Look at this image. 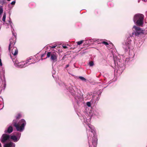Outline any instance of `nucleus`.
I'll use <instances>...</instances> for the list:
<instances>
[{"mask_svg":"<svg viewBox=\"0 0 147 147\" xmlns=\"http://www.w3.org/2000/svg\"><path fill=\"white\" fill-rule=\"evenodd\" d=\"M21 115L18 114L15 116V119L12 121V125L15 127L17 131L22 132L25 129L26 125V122L24 119H22L18 121L21 117Z\"/></svg>","mask_w":147,"mask_h":147,"instance_id":"f257e3e1","label":"nucleus"},{"mask_svg":"<svg viewBox=\"0 0 147 147\" xmlns=\"http://www.w3.org/2000/svg\"><path fill=\"white\" fill-rule=\"evenodd\" d=\"M12 32L13 35L15 37V38L14 39H11L10 40V43L9 46L8 50L10 52L11 51L12 54L15 56L18 54V52L17 48L13 47L16 42L15 41L16 38V34L14 33L13 30H12Z\"/></svg>","mask_w":147,"mask_h":147,"instance_id":"f03ea898","label":"nucleus"},{"mask_svg":"<svg viewBox=\"0 0 147 147\" xmlns=\"http://www.w3.org/2000/svg\"><path fill=\"white\" fill-rule=\"evenodd\" d=\"M144 15L141 13L136 14L133 18V21L136 25L142 26L144 24Z\"/></svg>","mask_w":147,"mask_h":147,"instance_id":"7ed1b4c3","label":"nucleus"},{"mask_svg":"<svg viewBox=\"0 0 147 147\" xmlns=\"http://www.w3.org/2000/svg\"><path fill=\"white\" fill-rule=\"evenodd\" d=\"M85 122L87 125L88 127L89 128L88 129V130H87V131L88 134V133H90L89 135L88 136V139H89L90 137H91L92 135L94 136H95L94 128V126L90 124V121L89 119H86V120H85ZM87 129H88L87 127Z\"/></svg>","mask_w":147,"mask_h":147,"instance_id":"20e7f679","label":"nucleus"},{"mask_svg":"<svg viewBox=\"0 0 147 147\" xmlns=\"http://www.w3.org/2000/svg\"><path fill=\"white\" fill-rule=\"evenodd\" d=\"M31 59L32 58L31 57L27 59L25 63L24 61L19 62L18 61H16L15 62L14 65L15 66L18 68H24L28 66L30 64L29 63V60Z\"/></svg>","mask_w":147,"mask_h":147,"instance_id":"39448f33","label":"nucleus"},{"mask_svg":"<svg viewBox=\"0 0 147 147\" xmlns=\"http://www.w3.org/2000/svg\"><path fill=\"white\" fill-rule=\"evenodd\" d=\"M133 39V36L132 35L129 37L125 42V45L123 46V48L126 50L132 49V44L133 42L132 40Z\"/></svg>","mask_w":147,"mask_h":147,"instance_id":"423d86ee","label":"nucleus"},{"mask_svg":"<svg viewBox=\"0 0 147 147\" xmlns=\"http://www.w3.org/2000/svg\"><path fill=\"white\" fill-rule=\"evenodd\" d=\"M132 29L133 32H132V34H135L136 36H138L143 32V31L142 29L139 27L135 25L133 27Z\"/></svg>","mask_w":147,"mask_h":147,"instance_id":"0eeeda50","label":"nucleus"},{"mask_svg":"<svg viewBox=\"0 0 147 147\" xmlns=\"http://www.w3.org/2000/svg\"><path fill=\"white\" fill-rule=\"evenodd\" d=\"M15 135H12L10 137V138L14 142H16L20 140L21 133L19 132H16L14 133Z\"/></svg>","mask_w":147,"mask_h":147,"instance_id":"6e6552de","label":"nucleus"},{"mask_svg":"<svg viewBox=\"0 0 147 147\" xmlns=\"http://www.w3.org/2000/svg\"><path fill=\"white\" fill-rule=\"evenodd\" d=\"M10 140V136L9 135L4 134H3L1 138V141L3 144L8 142Z\"/></svg>","mask_w":147,"mask_h":147,"instance_id":"1a4fd4ad","label":"nucleus"},{"mask_svg":"<svg viewBox=\"0 0 147 147\" xmlns=\"http://www.w3.org/2000/svg\"><path fill=\"white\" fill-rule=\"evenodd\" d=\"M47 56V57H49L51 56V59L53 62H55L57 60L56 53L55 52H48Z\"/></svg>","mask_w":147,"mask_h":147,"instance_id":"9d476101","label":"nucleus"},{"mask_svg":"<svg viewBox=\"0 0 147 147\" xmlns=\"http://www.w3.org/2000/svg\"><path fill=\"white\" fill-rule=\"evenodd\" d=\"M62 85H59L61 86H63V87H65L68 90V91L71 93V94L72 95H73V87L72 85H71V84H70L67 86V87H66V86L63 83H62Z\"/></svg>","mask_w":147,"mask_h":147,"instance_id":"9b49d317","label":"nucleus"},{"mask_svg":"<svg viewBox=\"0 0 147 147\" xmlns=\"http://www.w3.org/2000/svg\"><path fill=\"white\" fill-rule=\"evenodd\" d=\"M13 130V128L12 126L11 125H10L8 128L6 129L5 131L4 132L5 134H10L12 133Z\"/></svg>","mask_w":147,"mask_h":147,"instance_id":"f8f14e48","label":"nucleus"},{"mask_svg":"<svg viewBox=\"0 0 147 147\" xmlns=\"http://www.w3.org/2000/svg\"><path fill=\"white\" fill-rule=\"evenodd\" d=\"M3 147H15V144L12 142H10L9 143L5 144Z\"/></svg>","mask_w":147,"mask_h":147,"instance_id":"ddd939ff","label":"nucleus"},{"mask_svg":"<svg viewBox=\"0 0 147 147\" xmlns=\"http://www.w3.org/2000/svg\"><path fill=\"white\" fill-rule=\"evenodd\" d=\"M84 41L83 40H80L76 42L75 45H74V49L78 47H79L80 45Z\"/></svg>","mask_w":147,"mask_h":147,"instance_id":"4468645a","label":"nucleus"},{"mask_svg":"<svg viewBox=\"0 0 147 147\" xmlns=\"http://www.w3.org/2000/svg\"><path fill=\"white\" fill-rule=\"evenodd\" d=\"M3 86L2 87L3 90H4L6 88V81L5 78H4V80L3 82Z\"/></svg>","mask_w":147,"mask_h":147,"instance_id":"2eb2a0df","label":"nucleus"},{"mask_svg":"<svg viewBox=\"0 0 147 147\" xmlns=\"http://www.w3.org/2000/svg\"><path fill=\"white\" fill-rule=\"evenodd\" d=\"M75 91H76L75 92V94L77 96H78V94L79 93V92H80L79 90H78V89L76 88H75Z\"/></svg>","mask_w":147,"mask_h":147,"instance_id":"dca6fc26","label":"nucleus"},{"mask_svg":"<svg viewBox=\"0 0 147 147\" xmlns=\"http://www.w3.org/2000/svg\"><path fill=\"white\" fill-rule=\"evenodd\" d=\"M6 14L5 13H4L3 15V18H2V20L3 22H5V18H6Z\"/></svg>","mask_w":147,"mask_h":147,"instance_id":"f3484780","label":"nucleus"},{"mask_svg":"<svg viewBox=\"0 0 147 147\" xmlns=\"http://www.w3.org/2000/svg\"><path fill=\"white\" fill-rule=\"evenodd\" d=\"M3 9L2 6L0 5V15H1L3 12Z\"/></svg>","mask_w":147,"mask_h":147,"instance_id":"a211bd4d","label":"nucleus"},{"mask_svg":"<svg viewBox=\"0 0 147 147\" xmlns=\"http://www.w3.org/2000/svg\"><path fill=\"white\" fill-rule=\"evenodd\" d=\"M96 140L95 139L94 141H93V140L92 141V144H93V145H94L95 147V146L96 145V144H97V143H96Z\"/></svg>","mask_w":147,"mask_h":147,"instance_id":"6ab92c4d","label":"nucleus"},{"mask_svg":"<svg viewBox=\"0 0 147 147\" xmlns=\"http://www.w3.org/2000/svg\"><path fill=\"white\" fill-rule=\"evenodd\" d=\"M86 104L88 107H91V102H86Z\"/></svg>","mask_w":147,"mask_h":147,"instance_id":"aec40b11","label":"nucleus"},{"mask_svg":"<svg viewBox=\"0 0 147 147\" xmlns=\"http://www.w3.org/2000/svg\"><path fill=\"white\" fill-rule=\"evenodd\" d=\"M89 65L90 66H92L94 65V64L93 62L91 61L89 62Z\"/></svg>","mask_w":147,"mask_h":147,"instance_id":"412c9836","label":"nucleus"},{"mask_svg":"<svg viewBox=\"0 0 147 147\" xmlns=\"http://www.w3.org/2000/svg\"><path fill=\"white\" fill-rule=\"evenodd\" d=\"M79 78L80 79L83 81H85L86 80V79L83 77L80 76L79 77Z\"/></svg>","mask_w":147,"mask_h":147,"instance_id":"4be33fe9","label":"nucleus"},{"mask_svg":"<svg viewBox=\"0 0 147 147\" xmlns=\"http://www.w3.org/2000/svg\"><path fill=\"white\" fill-rule=\"evenodd\" d=\"M32 60V59H31V60ZM30 60H29V63H30L29 65H30L34 63H34V61H30Z\"/></svg>","mask_w":147,"mask_h":147,"instance_id":"5701e85b","label":"nucleus"},{"mask_svg":"<svg viewBox=\"0 0 147 147\" xmlns=\"http://www.w3.org/2000/svg\"><path fill=\"white\" fill-rule=\"evenodd\" d=\"M102 43L104 45H109V44L107 42H105V41L103 42H102Z\"/></svg>","mask_w":147,"mask_h":147,"instance_id":"b1692460","label":"nucleus"},{"mask_svg":"<svg viewBox=\"0 0 147 147\" xmlns=\"http://www.w3.org/2000/svg\"><path fill=\"white\" fill-rule=\"evenodd\" d=\"M0 106H1V108L0 109V110H1L4 107V104H3H3L2 105H1Z\"/></svg>","mask_w":147,"mask_h":147,"instance_id":"393cba45","label":"nucleus"},{"mask_svg":"<svg viewBox=\"0 0 147 147\" xmlns=\"http://www.w3.org/2000/svg\"><path fill=\"white\" fill-rule=\"evenodd\" d=\"M0 65L1 66L2 65V63L1 62V59H0Z\"/></svg>","mask_w":147,"mask_h":147,"instance_id":"a878e982","label":"nucleus"},{"mask_svg":"<svg viewBox=\"0 0 147 147\" xmlns=\"http://www.w3.org/2000/svg\"><path fill=\"white\" fill-rule=\"evenodd\" d=\"M9 23L10 24L11 27H12V25H11V24L12 23V22L11 21L10 19L9 20Z\"/></svg>","mask_w":147,"mask_h":147,"instance_id":"bb28decb","label":"nucleus"},{"mask_svg":"<svg viewBox=\"0 0 147 147\" xmlns=\"http://www.w3.org/2000/svg\"><path fill=\"white\" fill-rule=\"evenodd\" d=\"M46 55L45 54H42L41 55V57L42 58V57H44L45 55Z\"/></svg>","mask_w":147,"mask_h":147,"instance_id":"cd10ccee","label":"nucleus"},{"mask_svg":"<svg viewBox=\"0 0 147 147\" xmlns=\"http://www.w3.org/2000/svg\"><path fill=\"white\" fill-rule=\"evenodd\" d=\"M57 46V45H55V46H52V47H51V48H53V49H54V48H55V47Z\"/></svg>","mask_w":147,"mask_h":147,"instance_id":"c85d7f7f","label":"nucleus"},{"mask_svg":"<svg viewBox=\"0 0 147 147\" xmlns=\"http://www.w3.org/2000/svg\"><path fill=\"white\" fill-rule=\"evenodd\" d=\"M63 48L64 49H66L67 48V47L66 46H64V45H63Z\"/></svg>","mask_w":147,"mask_h":147,"instance_id":"c756f323","label":"nucleus"},{"mask_svg":"<svg viewBox=\"0 0 147 147\" xmlns=\"http://www.w3.org/2000/svg\"><path fill=\"white\" fill-rule=\"evenodd\" d=\"M69 64H67V65H66V67H65V68H67V67H69Z\"/></svg>","mask_w":147,"mask_h":147,"instance_id":"7c9ffc66","label":"nucleus"},{"mask_svg":"<svg viewBox=\"0 0 147 147\" xmlns=\"http://www.w3.org/2000/svg\"><path fill=\"white\" fill-rule=\"evenodd\" d=\"M114 61L115 65H116V61H115V58H114Z\"/></svg>","mask_w":147,"mask_h":147,"instance_id":"2f4dec72","label":"nucleus"},{"mask_svg":"<svg viewBox=\"0 0 147 147\" xmlns=\"http://www.w3.org/2000/svg\"><path fill=\"white\" fill-rule=\"evenodd\" d=\"M55 71L54 70L53 71H52V73L53 74H55Z\"/></svg>","mask_w":147,"mask_h":147,"instance_id":"473e14b6","label":"nucleus"},{"mask_svg":"<svg viewBox=\"0 0 147 147\" xmlns=\"http://www.w3.org/2000/svg\"><path fill=\"white\" fill-rule=\"evenodd\" d=\"M69 74L70 75H71L72 76H73L74 75L73 74H70L69 72H68Z\"/></svg>","mask_w":147,"mask_h":147,"instance_id":"72a5a7b5","label":"nucleus"},{"mask_svg":"<svg viewBox=\"0 0 147 147\" xmlns=\"http://www.w3.org/2000/svg\"><path fill=\"white\" fill-rule=\"evenodd\" d=\"M94 99V96H92V100H93Z\"/></svg>","mask_w":147,"mask_h":147,"instance_id":"f704fd0d","label":"nucleus"},{"mask_svg":"<svg viewBox=\"0 0 147 147\" xmlns=\"http://www.w3.org/2000/svg\"><path fill=\"white\" fill-rule=\"evenodd\" d=\"M142 1H144L146 2V0H142Z\"/></svg>","mask_w":147,"mask_h":147,"instance_id":"c9c22d12","label":"nucleus"},{"mask_svg":"<svg viewBox=\"0 0 147 147\" xmlns=\"http://www.w3.org/2000/svg\"><path fill=\"white\" fill-rule=\"evenodd\" d=\"M0 147H2L1 145V144L0 143Z\"/></svg>","mask_w":147,"mask_h":147,"instance_id":"e433bc0d","label":"nucleus"},{"mask_svg":"<svg viewBox=\"0 0 147 147\" xmlns=\"http://www.w3.org/2000/svg\"><path fill=\"white\" fill-rule=\"evenodd\" d=\"M117 65H119V63H118V62H117Z\"/></svg>","mask_w":147,"mask_h":147,"instance_id":"4c0bfd02","label":"nucleus"},{"mask_svg":"<svg viewBox=\"0 0 147 147\" xmlns=\"http://www.w3.org/2000/svg\"><path fill=\"white\" fill-rule=\"evenodd\" d=\"M100 92V93H99V94H100L101 93V92Z\"/></svg>","mask_w":147,"mask_h":147,"instance_id":"58836bf2","label":"nucleus"},{"mask_svg":"<svg viewBox=\"0 0 147 147\" xmlns=\"http://www.w3.org/2000/svg\"><path fill=\"white\" fill-rule=\"evenodd\" d=\"M7 1H10L11 0H7Z\"/></svg>","mask_w":147,"mask_h":147,"instance_id":"ea45409f","label":"nucleus"}]
</instances>
